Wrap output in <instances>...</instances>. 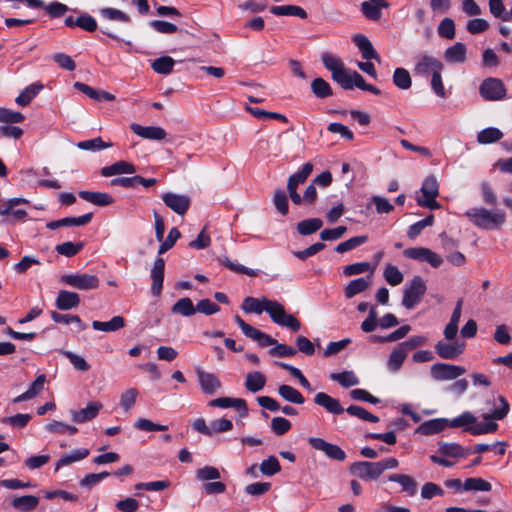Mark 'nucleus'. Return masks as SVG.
<instances>
[{"instance_id": "09e8293b", "label": "nucleus", "mask_w": 512, "mask_h": 512, "mask_svg": "<svg viewBox=\"0 0 512 512\" xmlns=\"http://www.w3.org/2000/svg\"><path fill=\"white\" fill-rule=\"evenodd\" d=\"M345 411L349 415H351L353 417H357L364 421H368V422H372V423H377L379 421L378 416L370 413L369 411H367L366 409H364L363 407L358 406V405H350L348 408L345 409Z\"/></svg>"}, {"instance_id": "13d9d810", "label": "nucleus", "mask_w": 512, "mask_h": 512, "mask_svg": "<svg viewBox=\"0 0 512 512\" xmlns=\"http://www.w3.org/2000/svg\"><path fill=\"white\" fill-rule=\"evenodd\" d=\"M434 223V216L432 214L428 215L426 218L412 224L407 232V236L410 239L416 238L424 228L432 226Z\"/></svg>"}, {"instance_id": "412c9836", "label": "nucleus", "mask_w": 512, "mask_h": 512, "mask_svg": "<svg viewBox=\"0 0 512 512\" xmlns=\"http://www.w3.org/2000/svg\"><path fill=\"white\" fill-rule=\"evenodd\" d=\"M79 304V295L68 290H60L55 300L56 308L62 311L76 308Z\"/></svg>"}, {"instance_id": "4468645a", "label": "nucleus", "mask_w": 512, "mask_h": 512, "mask_svg": "<svg viewBox=\"0 0 512 512\" xmlns=\"http://www.w3.org/2000/svg\"><path fill=\"white\" fill-rule=\"evenodd\" d=\"M164 204L178 215H184L191 203V199L187 195L168 192L162 195Z\"/></svg>"}, {"instance_id": "a211bd4d", "label": "nucleus", "mask_w": 512, "mask_h": 512, "mask_svg": "<svg viewBox=\"0 0 512 512\" xmlns=\"http://www.w3.org/2000/svg\"><path fill=\"white\" fill-rule=\"evenodd\" d=\"M130 129L139 137L148 140H163L167 133L159 126H142L137 123H132Z\"/></svg>"}, {"instance_id": "e2e57ef3", "label": "nucleus", "mask_w": 512, "mask_h": 512, "mask_svg": "<svg viewBox=\"0 0 512 512\" xmlns=\"http://www.w3.org/2000/svg\"><path fill=\"white\" fill-rule=\"evenodd\" d=\"M246 337L257 341L261 347H268L276 344V340L274 338L256 328H253Z\"/></svg>"}, {"instance_id": "c9c22d12", "label": "nucleus", "mask_w": 512, "mask_h": 512, "mask_svg": "<svg viewBox=\"0 0 512 512\" xmlns=\"http://www.w3.org/2000/svg\"><path fill=\"white\" fill-rule=\"evenodd\" d=\"M312 170L313 165L309 162L305 163L298 172L292 174L289 177L287 182V188H294L297 190L298 186L306 181V179L311 174Z\"/></svg>"}, {"instance_id": "a18cd8bd", "label": "nucleus", "mask_w": 512, "mask_h": 512, "mask_svg": "<svg viewBox=\"0 0 512 512\" xmlns=\"http://www.w3.org/2000/svg\"><path fill=\"white\" fill-rule=\"evenodd\" d=\"M175 61L173 58L169 56H162L155 59L152 62V69L158 73L163 75H168L173 71Z\"/></svg>"}, {"instance_id": "bb28decb", "label": "nucleus", "mask_w": 512, "mask_h": 512, "mask_svg": "<svg viewBox=\"0 0 512 512\" xmlns=\"http://www.w3.org/2000/svg\"><path fill=\"white\" fill-rule=\"evenodd\" d=\"M466 53V45L462 42H457L445 50L444 58L448 63H463L466 61Z\"/></svg>"}, {"instance_id": "6e6552de", "label": "nucleus", "mask_w": 512, "mask_h": 512, "mask_svg": "<svg viewBox=\"0 0 512 512\" xmlns=\"http://www.w3.org/2000/svg\"><path fill=\"white\" fill-rule=\"evenodd\" d=\"M479 93L485 100L497 101L506 96V88L502 80L490 77L480 84Z\"/></svg>"}, {"instance_id": "9d476101", "label": "nucleus", "mask_w": 512, "mask_h": 512, "mask_svg": "<svg viewBox=\"0 0 512 512\" xmlns=\"http://www.w3.org/2000/svg\"><path fill=\"white\" fill-rule=\"evenodd\" d=\"M443 69L444 65L438 58L424 53L417 57L413 71L416 75L428 76Z\"/></svg>"}, {"instance_id": "473e14b6", "label": "nucleus", "mask_w": 512, "mask_h": 512, "mask_svg": "<svg viewBox=\"0 0 512 512\" xmlns=\"http://www.w3.org/2000/svg\"><path fill=\"white\" fill-rule=\"evenodd\" d=\"M266 377L259 371L249 372L245 379V388L252 393H257L264 388Z\"/></svg>"}, {"instance_id": "c03bdc74", "label": "nucleus", "mask_w": 512, "mask_h": 512, "mask_svg": "<svg viewBox=\"0 0 512 512\" xmlns=\"http://www.w3.org/2000/svg\"><path fill=\"white\" fill-rule=\"evenodd\" d=\"M503 137V133L495 127H488L481 130L477 135V141L480 144H491L499 141Z\"/></svg>"}, {"instance_id": "0eeeda50", "label": "nucleus", "mask_w": 512, "mask_h": 512, "mask_svg": "<svg viewBox=\"0 0 512 512\" xmlns=\"http://www.w3.org/2000/svg\"><path fill=\"white\" fill-rule=\"evenodd\" d=\"M60 281L70 287L79 290H92L99 287L100 281L97 276L92 274H64Z\"/></svg>"}, {"instance_id": "6ab92c4d", "label": "nucleus", "mask_w": 512, "mask_h": 512, "mask_svg": "<svg viewBox=\"0 0 512 512\" xmlns=\"http://www.w3.org/2000/svg\"><path fill=\"white\" fill-rule=\"evenodd\" d=\"M389 3L386 0H369L361 3V11L363 15L372 21L381 19L382 8H388Z\"/></svg>"}, {"instance_id": "6e6d98bb", "label": "nucleus", "mask_w": 512, "mask_h": 512, "mask_svg": "<svg viewBox=\"0 0 512 512\" xmlns=\"http://www.w3.org/2000/svg\"><path fill=\"white\" fill-rule=\"evenodd\" d=\"M383 276L386 280V282L391 286H397L402 283L403 281V274L402 272L394 265L387 264L385 266Z\"/></svg>"}, {"instance_id": "7c9ffc66", "label": "nucleus", "mask_w": 512, "mask_h": 512, "mask_svg": "<svg viewBox=\"0 0 512 512\" xmlns=\"http://www.w3.org/2000/svg\"><path fill=\"white\" fill-rule=\"evenodd\" d=\"M125 326V319L122 316H114L111 320L102 322L95 320L92 322L94 330L103 332H115Z\"/></svg>"}, {"instance_id": "3c124183", "label": "nucleus", "mask_w": 512, "mask_h": 512, "mask_svg": "<svg viewBox=\"0 0 512 512\" xmlns=\"http://www.w3.org/2000/svg\"><path fill=\"white\" fill-rule=\"evenodd\" d=\"M100 15L109 21H117V22H123V23H129L130 22V16L123 11L116 9V8H103L100 10Z\"/></svg>"}, {"instance_id": "72a5a7b5", "label": "nucleus", "mask_w": 512, "mask_h": 512, "mask_svg": "<svg viewBox=\"0 0 512 512\" xmlns=\"http://www.w3.org/2000/svg\"><path fill=\"white\" fill-rule=\"evenodd\" d=\"M407 355L408 353L400 345H397L389 355L387 368L391 372H397L402 367Z\"/></svg>"}, {"instance_id": "c756f323", "label": "nucleus", "mask_w": 512, "mask_h": 512, "mask_svg": "<svg viewBox=\"0 0 512 512\" xmlns=\"http://www.w3.org/2000/svg\"><path fill=\"white\" fill-rule=\"evenodd\" d=\"M270 12L276 16H295L301 19L307 18V12L297 5H282L270 7Z\"/></svg>"}, {"instance_id": "0e129e2a", "label": "nucleus", "mask_w": 512, "mask_h": 512, "mask_svg": "<svg viewBox=\"0 0 512 512\" xmlns=\"http://www.w3.org/2000/svg\"><path fill=\"white\" fill-rule=\"evenodd\" d=\"M438 34L446 39H453L455 37V24L451 18H444L438 26Z\"/></svg>"}, {"instance_id": "5701e85b", "label": "nucleus", "mask_w": 512, "mask_h": 512, "mask_svg": "<svg viewBox=\"0 0 512 512\" xmlns=\"http://www.w3.org/2000/svg\"><path fill=\"white\" fill-rule=\"evenodd\" d=\"M136 171L135 166L127 161H117L110 166L103 167L100 171L104 177H111L121 174H132Z\"/></svg>"}, {"instance_id": "dca6fc26", "label": "nucleus", "mask_w": 512, "mask_h": 512, "mask_svg": "<svg viewBox=\"0 0 512 512\" xmlns=\"http://www.w3.org/2000/svg\"><path fill=\"white\" fill-rule=\"evenodd\" d=\"M103 408V404L99 401H91L87 406L78 411H72V420L75 423L81 424L93 420Z\"/></svg>"}, {"instance_id": "1a4fd4ad", "label": "nucleus", "mask_w": 512, "mask_h": 512, "mask_svg": "<svg viewBox=\"0 0 512 512\" xmlns=\"http://www.w3.org/2000/svg\"><path fill=\"white\" fill-rule=\"evenodd\" d=\"M403 255L409 259L428 263L433 268H438L443 263V259L439 254L426 247L407 248L403 251Z\"/></svg>"}, {"instance_id": "bf43d9fd", "label": "nucleus", "mask_w": 512, "mask_h": 512, "mask_svg": "<svg viewBox=\"0 0 512 512\" xmlns=\"http://www.w3.org/2000/svg\"><path fill=\"white\" fill-rule=\"evenodd\" d=\"M498 400L500 402V407L495 408L491 414H485L483 416V418L485 420H491V419L502 420L503 418H505L507 416V414L510 410L509 403L503 396H499Z\"/></svg>"}, {"instance_id": "79ce46f5", "label": "nucleus", "mask_w": 512, "mask_h": 512, "mask_svg": "<svg viewBox=\"0 0 512 512\" xmlns=\"http://www.w3.org/2000/svg\"><path fill=\"white\" fill-rule=\"evenodd\" d=\"M323 225V222L319 218H310L302 220L297 224V231L300 235H311L318 231Z\"/></svg>"}, {"instance_id": "a19ab883", "label": "nucleus", "mask_w": 512, "mask_h": 512, "mask_svg": "<svg viewBox=\"0 0 512 512\" xmlns=\"http://www.w3.org/2000/svg\"><path fill=\"white\" fill-rule=\"evenodd\" d=\"M313 94L320 99L332 96V88L330 84L323 78H315L311 83Z\"/></svg>"}, {"instance_id": "49530a36", "label": "nucleus", "mask_w": 512, "mask_h": 512, "mask_svg": "<svg viewBox=\"0 0 512 512\" xmlns=\"http://www.w3.org/2000/svg\"><path fill=\"white\" fill-rule=\"evenodd\" d=\"M218 261L223 266H225L226 268H228L229 270H231V271H233L235 273L246 274L248 276H253V277L258 275V271L257 270H254V269L245 267V266H243L241 264L235 263V262L231 261L226 256L218 258Z\"/></svg>"}, {"instance_id": "4be33fe9", "label": "nucleus", "mask_w": 512, "mask_h": 512, "mask_svg": "<svg viewBox=\"0 0 512 512\" xmlns=\"http://www.w3.org/2000/svg\"><path fill=\"white\" fill-rule=\"evenodd\" d=\"M79 197L89 203L97 206H108L114 202V198L105 192H93V191H80Z\"/></svg>"}, {"instance_id": "2eb2a0df", "label": "nucleus", "mask_w": 512, "mask_h": 512, "mask_svg": "<svg viewBox=\"0 0 512 512\" xmlns=\"http://www.w3.org/2000/svg\"><path fill=\"white\" fill-rule=\"evenodd\" d=\"M196 374L204 394L213 395L221 388V381L215 374L206 372L202 368H196Z\"/></svg>"}, {"instance_id": "37998d69", "label": "nucleus", "mask_w": 512, "mask_h": 512, "mask_svg": "<svg viewBox=\"0 0 512 512\" xmlns=\"http://www.w3.org/2000/svg\"><path fill=\"white\" fill-rule=\"evenodd\" d=\"M330 378L338 382L342 387L349 388L359 384V379L353 371H343L340 373H332Z\"/></svg>"}, {"instance_id": "774afa93", "label": "nucleus", "mask_w": 512, "mask_h": 512, "mask_svg": "<svg viewBox=\"0 0 512 512\" xmlns=\"http://www.w3.org/2000/svg\"><path fill=\"white\" fill-rule=\"evenodd\" d=\"M444 490L433 482L425 483L421 488V497L423 499H432L435 496H443Z\"/></svg>"}, {"instance_id": "e433bc0d", "label": "nucleus", "mask_w": 512, "mask_h": 512, "mask_svg": "<svg viewBox=\"0 0 512 512\" xmlns=\"http://www.w3.org/2000/svg\"><path fill=\"white\" fill-rule=\"evenodd\" d=\"M89 455V450L86 448H80L72 451L70 454L62 456L56 463L55 471H58L61 467L72 464L85 459Z\"/></svg>"}, {"instance_id": "052dcab7", "label": "nucleus", "mask_w": 512, "mask_h": 512, "mask_svg": "<svg viewBox=\"0 0 512 512\" xmlns=\"http://www.w3.org/2000/svg\"><path fill=\"white\" fill-rule=\"evenodd\" d=\"M368 271H374V268L369 262H357L343 268V274L345 276L359 275Z\"/></svg>"}, {"instance_id": "f257e3e1", "label": "nucleus", "mask_w": 512, "mask_h": 512, "mask_svg": "<svg viewBox=\"0 0 512 512\" xmlns=\"http://www.w3.org/2000/svg\"><path fill=\"white\" fill-rule=\"evenodd\" d=\"M324 67L331 72L332 79L343 89L352 90L357 87L363 91H368L374 95H380L381 90L372 84H367L357 71L349 70L345 67L343 61L338 56L324 52L321 55Z\"/></svg>"}, {"instance_id": "ddd939ff", "label": "nucleus", "mask_w": 512, "mask_h": 512, "mask_svg": "<svg viewBox=\"0 0 512 512\" xmlns=\"http://www.w3.org/2000/svg\"><path fill=\"white\" fill-rule=\"evenodd\" d=\"M435 351L437 355L445 360H454L458 358L465 350V343L462 341H453L446 343L444 341H438L435 344Z\"/></svg>"}, {"instance_id": "8fccbe9b", "label": "nucleus", "mask_w": 512, "mask_h": 512, "mask_svg": "<svg viewBox=\"0 0 512 512\" xmlns=\"http://www.w3.org/2000/svg\"><path fill=\"white\" fill-rule=\"evenodd\" d=\"M112 146V143H106L101 137H96L89 140L80 141L77 143V147L81 150L86 151H99Z\"/></svg>"}, {"instance_id": "338daca9", "label": "nucleus", "mask_w": 512, "mask_h": 512, "mask_svg": "<svg viewBox=\"0 0 512 512\" xmlns=\"http://www.w3.org/2000/svg\"><path fill=\"white\" fill-rule=\"evenodd\" d=\"M371 203L375 205V209L378 214H388L394 210V206L390 201L382 196H372Z\"/></svg>"}, {"instance_id": "5fc2aeb1", "label": "nucleus", "mask_w": 512, "mask_h": 512, "mask_svg": "<svg viewBox=\"0 0 512 512\" xmlns=\"http://www.w3.org/2000/svg\"><path fill=\"white\" fill-rule=\"evenodd\" d=\"M84 247L83 242L73 243V242H64L62 244H59L55 247V250L58 254L66 256V257H73L77 255L82 248Z\"/></svg>"}, {"instance_id": "f704fd0d", "label": "nucleus", "mask_w": 512, "mask_h": 512, "mask_svg": "<svg viewBox=\"0 0 512 512\" xmlns=\"http://www.w3.org/2000/svg\"><path fill=\"white\" fill-rule=\"evenodd\" d=\"M171 311L174 314H178L184 317H191L196 313V307L193 305V302L190 298L183 297L173 304Z\"/></svg>"}, {"instance_id": "c85d7f7f", "label": "nucleus", "mask_w": 512, "mask_h": 512, "mask_svg": "<svg viewBox=\"0 0 512 512\" xmlns=\"http://www.w3.org/2000/svg\"><path fill=\"white\" fill-rule=\"evenodd\" d=\"M388 480L400 484L402 491L406 492L409 496H413L417 492L418 484L415 479L409 475L392 474L388 477Z\"/></svg>"}, {"instance_id": "680f3d73", "label": "nucleus", "mask_w": 512, "mask_h": 512, "mask_svg": "<svg viewBox=\"0 0 512 512\" xmlns=\"http://www.w3.org/2000/svg\"><path fill=\"white\" fill-rule=\"evenodd\" d=\"M24 119L25 117L21 112L0 107V123L15 124L23 122Z\"/></svg>"}, {"instance_id": "603ef678", "label": "nucleus", "mask_w": 512, "mask_h": 512, "mask_svg": "<svg viewBox=\"0 0 512 512\" xmlns=\"http://www.w3.org/2000/svg\"><path fill=\"white\" fill-rule=\"evenodd\" d=\"M421 198H436L439 194L438 182L434 176H428L424 179L421 186Z\"/></svg>"}, {"instance_id": "69168bd1", "label": "nucleus", "mask_w": 512, "mask_h": 512, "mask_svg": "<svg viewBox=\"0 0 512 512\" xmlns=\"http://www.w3.org/2000/svg\"><path fill=\"white\" fill-rule=\"evenodd\" d=\"M138 390L136 388H129L121 394L120 405L125 410H130L137 399Z\"/></svg>"}, {"instance_id": "ea45409f", "label": "nucleus", "mask_w": 512, "mask_h": 512, "mask_svg": "<svg viewBox=\"0 0 512 512\" xmlns=\"http://www.w3.org/2000/svg\"><path fill=\"white\" fill-rule=\"evenodd\" d=\"M492 489V485L483 478L480 477H471L467 478L463 482V490L464 491H485L488 492Z\"/></svg>"}, {"instance_id": "423d86ee", "label": "nucleus", "mask_w": 512, "mask_h": 512, "mask_svg": "<svg viewBox=\"0 0 512 512\" xmlns=\"http://www.w3.org/2000/svg\"><path fill=\"white\" fill-rule=\"evenodd\" d=\"M463 366L438 362L431 366L430 375L435 381H452L465 374Z\"/></svg>"}, {"instance_id": "20e7f679", "label": "nucleus", "mask_w": 512, "mask_h": 512, "mask_svg": "<svg viewBox=\"0 0 512 512\" xmlns=\"http://www.w3.org/2000/svg\"><path fill=\"white\" fill-rule=\"evenodd\" d=\"M465 215L475 226L484 230L498 229L506 221V214L503 211H491L483 207L472 208Z\"/></svg>"}, {"instance_id": "a878e982", "label": "nucleus", "mask_w": 512, "mask_h": 512, "mask_svg": "<svg viewBox=\"0 0 512 512\" xmlns=\"http://www.w3.org/2000/svg\"><path fill=\"white\" fill-rule=\"evenodd\" d=\"M39 504V498L34 495H24L15 497L11 501V506L19 512H32Z\"/></svg>"}, {"instance_id": "f3484780", "label": "nucleus", "mask_w": 512, "mask_h": 512, "mask_svg": "<svg viewBox=\"0 0 512 512\" xmlns=\"http://www.w3.org/2000/svg\"><path fill=\"white\" fill-rule=\"evenodd\" d=\"M314 403L324 408L332 415H340L345 409L342 407L340 401L324 392H318L313 399Z\"/></svg>"}, {"instance_id": "f03ea898", "label": "nucleus", "mask_w": 512, "mask_h": 512, "mask_svg": "<svg viewBox=\"0 0 512 512\" xmlns=\"http://www.w3.org/2000/svg\"><path fill=\"white\" fill-rule=\"evenodd\" d=\"M242 309L246 313L261 314L267 312L275 324L287 327L296 332L301 328L300 321L293 315L287 314L283 305L277 301L266 297L261 299L255 297H246L243 300Z\"/></svg>"}, {"instance_id": "393cba45", "label": "nucleus", "mask_w": 512, "mask_h": 512, "mask_svg": "<svg viewBox=\"0 0 512 512\" xmlns=\"http://www.w3.org/2000/svg\"><path fill=\"white\" fill-rule=\"evenodd\" d=\"M449 426V420L445 418H436L425 421L418 427V432L422 435L437 434Z\"/></svg>"}, {"instance_id": "39448f33", "label": "nucleus", "mask_w": 512, "mask_h": 512, "mask_svg": "<svg viewBox=\"0 0 512 512\" xmlns=\"http://www.w3.org/2000/svg\"><path fill=\"white\" fill-rule=\"evenodd\" d=\"M426 284L421 276H414L403 291L402 305L406 309H413L426 292Z\"/></svg>"}, {"instance_id": "864d4df0", "label": "nucleus", "mask_w": 512, "mask_h": 512, "mask_svg": "<svg viewBox=\"0 0 512 512\" xmlns=\"http://www.w3.org/2000/svg\"><path fill=\"white\" fill-rule=\"evenodd\" d=\"M367 240H368V237L366 235L352 237L344 242L339 243L336 246L335 251L337 253H345V252L351 251V250L359 247L360 245L364 244L365 242H367Z\"/></svg>"}, {"instance_id": "9b49d317", "label": "nucleus", "mask_w": 512, "mask_h": 512, "mask_svg": "<svg viewBox=\"0 0 512 512\" xmlns=\"http://www.w3.org/2000/svg\"><path fill=\"white\" fill-rule=\"evenodd\" d=\"M349 471L364 481H374L381 476L377 462L358 461L350 466Z\"/></svg>"}, {"instance_id": "b1692460", "label": "nucleus", "mask_w": 512, "mask_h": 512, "mask_svg": "<svg viewBox=\"0 0 512 512\" xmlns=\"http://www.w3.org/2000/svg\"><path fill=\"white\" fill-rule=\"evenodd\" d=\"M28 200L24 198H11L7 201L6 205L0 208V215H12L16 220H22L27 216V212L23 209H14L15 206L20 204H27Z\"/></svg>"}, {"instance_id": "de8ad7c7", "label": "nucleus", "mask_w": 512, "mask_h": 512, "mask_svg": "<svg viewBox=\"0 0 512 512\" xmlns=\"http://www.w3.org/2000/svg\"><path fill=\"white\" fill-rule=\"evenodd\" d=\"M438 451L444 456L455 458H462L467 455L462 446L456 443H440Z\"/></svg>"}, {"instance_id": "2f4dec72", "label": "nucleus", "mask_w": 512, "mask_h": 512, "mask_svg": "<svg viewBox=\"0 0 512 512\" xmlns=\"http://www.w3.org/2000/svg\"><path fill=\"white\" fill-rule=\"evenodd\" d=\"M279 396L287 402L302 405L305 402L303 395L294 387L282 384L277 389Z\"/></svg>"}, {"instance_id": "cd10ccee", "label": "nucleus", "mask_w": 512, "mask_h": 512, "mask_svg": "<svg viewBox=\"0 0 512 512\" xmlns=\"http://www.w3.org/2000/svg\"><path fill=\"white\" fill-rule=\"evenodd\" d=\"M372 276L354 279L344 289L345 297L350 299L355 295L365 291L371 284Z\"/></svg>"}, {"instance_id": "f8f14e48", "label": "nucleus", "mask_w": 512, "mask_h": 512, "mask_svg": "<svg viewBox=\"0 0 512 512\" xmlns=\"http://www.w3.org/2000/svg\"><path fill=\"white\" fill-rule=\"evenodd\" d=\"M309 445L315 450L323 452L328 458L344 461L346 459V453L338 445L329 443L322 438L310 437L308 439Z\"/></svg>"}, {"instance_id": "4c0bfd02", "label": "nucleus", "mask_w": 512, "mask_h": 512, "mask_svg": "<svg viewBox=\"0 0 512 512\" xmlns=\"http://www.w3.org/2000/svg\"><path fill=\"white\" fill-rule=\"evenodd\" d=\"M43 89L42 84H31L26 87L15 99V102L22 107L29 105L34 97Z\"/></svg>"}, {"instance_id": "7ed1b4c3", "label": "nucleus", "mask_w": 512, "mask_h": 512, "mask_svg": "<svg viewBox=\"0 0 512 512\" xmlns=\"http://www.w3.org/2000/svg\"><path fill=\"white\" fill-rule=\"evenodd\" d=\"M181 237V233L176 227L169 230L167 237L162 241L158 249V257L154 260L153 267L150 271V277L152 280L151 292L154 296H160L163 289L164 272H165V261L160 255L170 250Z\"/></svg>"}, {"instance_id": "58836bf2", "label": "nucleus", "mask_w": 512, "mask_h": 512, "mask_svg": "<svg viewBox=\"0 0 512 512\" xmlns=\"http://www.w3.org/2000/svg\"><path fill=\"white\" fill-rule=\"evenodd\" d=\"M392 80L393 84L401 90H408L412 86V79L410 73L405 68H396L394 70Z\"/></svg>"}, {"instance_id": "aec40b11", "label": "nucleus", "mask_w": 512, "mask_h": 512, "mask_svg": "<svg viewBox=\"0 0 512 512\" xmlns=\"http://www.w3.org/2000/svg\"><path fill=\"white\" fill-rule=\"evenodd\" d=\"M353 42L361 52L362 58L365 60H376L380 62L381 58L374 49L371 41L363 34H356Z\"/></svg>"}, {"instance_id": "4d7b16f0", "label": "nucleus", "mask_w": 512, "mask_h": 512, "mask_svg": "<svg viewBox=\"0 0 512 512\" xmlns=\"http://www.w3.org/2000/svg\"><path fill=\"white\" fill-rule=\"evenodd\" d=\"M259 469L263 475L273 476L281 470V466L275 456H269L261 462Z\"/></svg>"}]
</instances>
